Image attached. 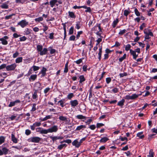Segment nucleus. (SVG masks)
I'll return each instance as SVG.
<instances>
[{
    "label": "nucleus",
    "instance_id": "25",
    "mask_svg": "<svg viewBox=\"0 0 157 157\" xmlns=\"http://www.w3.org/2000/svg\"><path fill=\"white\" fill-rule=\"evenodd\" d=\"M74 96V94L73 93H70L67 96V98L69 100H71V98Z\"/></svg>",
    "mask_w": 157,
    "mask_h": 157
},
{
    "label": "nucleus",
    "instance_id": "30",
    "mask_svg": "<svg viewBox=\"0 0 157 157\" xmlns=\"http://www.w3.org/2000/svg\"><path fill=\"white\" fill-rule=\"evenodd\" d=\"M102 48H101L99 49V52L98 53V58L99 60H101V54H102Z\"/></svg>",
    "mask_w": 157,
    "mask_h": 157
},
{
    "label": "nucleus",
    "instance_id": "41",
    "mask_svg": "<svg viewBox=\"0 0 157 157\" xmlns=\"http://www.w3.org/2000/svg\"><path fill=\"white\" fill-rule=\"evenodd\" d=\"M154 153L153 152V151L152 150H150L149 153V155H147L148 157H154L153 156Z\"/></svg>",
    "mask_w": 157,
    "mask_h": 157
},
{
    "label": "nucleus",
    "instance_id": "23",
    "mask_svg": "<svg viewBox=\"0 0 157 157\" xmlns=\"http://www.w3.org/2000/svg\"><path fill=\"white\" fill-rule=\"evenodd\" d=\"M17 115H18L17 114H13L10 117H9V120L11 121H13L16 119Z\"/></svg>",
    "mask_w": 157,
    "mask_h": 157
},
{
    "label": "nucleus",
    "instance_id": "40",
    "mask_svg": "<svg viewBox=\"0 0 157 157\" xmlns=\"http://www.w3.org/2000/svg\"><path fill=\"white\" fill-rule=\"evenodd\" d=\"M5 138L2 136H0V144L4 142Z\"/></svg>",
    "mask_w": 157,
    "mask_h": 157
},
{
    "label": "nucleus",
    "instance_id": "24",
    "mask_svg": "<svg viewBox=\"0 0 157 157\" xmlns=\"http://www.w3.org/2000/svg\"><path fill=\"white\" fill-rule=\"evenodd\" d=\"M143 133L142 132H138L136 136L137 137H139L140 139H142L144 137V136L142 135Z\"/></svg>",
    "mask_w": 157,
    "mask_h": 157
},
{
    "label": "nucleus",
    "instance_id": "16",
    "mask_svg": "<svg viewBox=\"0 0 157 157\" xmlns=\"http://www.w3.org/2000/svg\"><path fill=\"white\" fill-rule=\"evenodd\" d=\"M37 75H32L30 76V77L29 78V79L30 81H31V80L34 81L37 78Z\"/></svg>",
    "mask_w": 157,
    "mask_h": 157
},
{
    "label": "nucleus",
    "instance_id": "20",
    "mask_svg": "<svg viewBox=\"0 0 157 157\" xmlns=\"http://www.w3.org/2000/svg\"><path fill=\"white\" fill-rule=\"evenodd\" d=\"M41 83L39 82H36L35 84V87L36 88V90H38L40 88L41 86Z\"/></svg>",
    "mask_w": 157,
    "mask_h": 157
},
{
    "label": "nucleus",
    "instance_id": "57",
    "mask_svg": "<svg viewBox=\"0 0 157 157\" xmlns=\"http://www.w3.org/2000/svg\"><path fill=\"white\" fill-rule=\"evenodd\" d=\"M120 139L122 141H124V140H126V142L128 141V139L126 137H121V136L120 137Z\"/></svg>",
    "mask_w": 157,
    "mask_h": 157
},
{
    "label": "nucleus",
    "instance_id": "38",
    "mask_svg": "<svg viewBox=\"0 0 157 157\" xmlns=\"http://www.w3.org/2000/svg\"><path fill=\"white\" fill-rule=\"evenodd\" d=\"M74 32V27L71 26L69 29V35L72 34Z\"/></svg>",
    "mask_w": 157,
    "mask_h": 157
},
{
    "label": "nucleus",
    "instance_id": "10",
    "mask_svg": "<svg viewBox=\"0 0 157 157\" xmlns=\"http://www.w3.org/2000/svg\"><path fill=\"white\" fill-rule=\"evenodd\" d=\"M21 102L20 100H17L14 101H12L10 102V104L8 105L9 107H11L14 106L16 104L19 103Z\"/></svg>",
    "mask_w": 157,
    "mask_h": 157
},
{
    "label": "nucleus",
    "instance_id": "21",
    "mask_svg": "<svg viewBox=\"0 0 157 157\" xmlns=\"http://www.w3.org/2000/svg\"><path fill=\"white\" fill-rule=\"evenodd\" d=\"M124 99H122L121 101L118 102L117 105L120 106H122L124 105Z\"/></svg>",
    "mask_w": 157,
    "mask_h": 157
},
{
    "label": "nucleus",
    "instance_id": "5",
    "mask_svg": "<svg viewBox=\"0 0 157 157\" xmlns=\"http://www.w3.org/2000/svg\"><path fill=\"white\" fill-rule=\"evenodd\" d=\"M139 95L136 94H133L132 95L130 96L129 95H126L124 97V98L127 100H133L138 97Z\"/></svg>",
    "mask_w": 157,
    "mask_h": 157
},
{
    "label": "nucleus",
    "instance_id": "45",
    "mask_svg": "<svg viewBox=\"0 0 157 157\" xmlns=\"http://www.w3.org/2000/svg\"><path fill=\"white\" fill-rule=\"evenodd\" d=\"M63 142H65V143H67L68 144H70L71 142V141L70 140L67 139V140H64L63 141L61 142L60 143H62Z\"/></svg>",
    "mask_w": 157,
    "mask_h": 157
},
{
    "label": "nucleus",
    "instance_id": "2",
    "mask_svg": "<svg viewBox=\"0 0 157 157\" xmlns=\"http://www.w3.org/2000/svg\"><path fill=\"white\" fill-rule=\"evenodd\" d=\"M36 50L40 56H43L47 54L48 50L46 48L43 49V46L42 45H38L36 46Z\"/></svg>",
    "mask_w": 157,
    "mask_h": 157
},
{
    "label": "nucleus",
    "instance_id": "26",
    "mask_svg": "<svg viewBox=\"0 0 157 157\" xmlns=\"http://www.w3.org/2000/svg\"><path fill=\"white\" fill-rule=\"evenodd\" d=\"M69 15V16L72 18H75V16L74 12H72L69 11L68 12Z\"/></svg>",
    "mask_w": 157,
    "mask_h": 157
},
{
    "label": "nucleus",
    "instance_id": "27",
    "mask_svg": "<svg viewBox=\"0 0 157 157\" xmlns=\"http://www.w3.org/2000/svg\"><path fill=\"white\" fill-rule=\"evenodd\" d=\"M22 57H19L16 59L15 60V62L16 63H19L21 62L22 61Z\"/></svg>",
    "mask_w": 157,
    "mask_h": 157
},
{
    "label": "nucleus",
    "instance_id": "60",
    "mask_svg": "<svg viewBox=\"0 0 157 157\" xmlns=\"http://www.w3.org/2000/svg\"><path fill=\"white\" fill-rule=\"evenodd\" d=\"M36 104H33L32 108L31 109V111H34L36 110Z\"/></svg>",
    "mask_w": 157,
    "mask_h": 157
},
{
    "label": "nucleus",
    "instance_id": "55",
    "mask_svg": "<svg viewBox=\"0 0 157 157\" xmlns=\"http://www.w3.org/2000/svg\"><path fill=\"white\" fill-rule=\"evenodd\" d=\"M111 79L110 77H108L106 78V81L107 84L109 83L111 81Z\"/></svg>",
    "mask_w": 157,
    "mask_h": 157
},
{
    "label": "nucleus",
    "instance_id": "44",
    "mask_svg": "<svg viewBox=\"0 0 157 157\" xmlns=\"http://www.w3.org/2000/svg\"><path fill=\"white\" fill-rule=\"evenodd\" d=\"M112 91L114 93H116L118 91V89L117 88L115 87L112 90Z\"/></svg>",
    "mask_w": 157,
    "mask_h": 157
},
{
    "label": "nucleus",
    "instance_id": "19",
    "mask_svg": "<svg viewBox=\"0 0 157 157\" xmlns=\"http://www.w3.org/2000/svg\"><path fill=\"white\" fill-rule=\"evenodd\" d=\"M76 117L78 119L80 120H82V119H85L86 118V117L82 115H78L76 116Z\"/></svg>",
    "mask_w": 157,
    "mask_h": 157
},
{
    "label": "nucleus",
    "instance_id": "22",
    "mask_svg": "<svg viewBox=\"0 0 157 157\" xmlns=\"http://www.w3.org/2000/svg\"><path fill=\"white\" fill-rule=\"evenodd\" d=\"M11 139L13 142L15 143H17V139L15 137L14 135L13 134H11Z\"/></svg>",
    "mask_w": 157,
    "mask_h": 157
},
{
    "label": "nucleus",
    "instance_id": "14",
    "mask_svg": "<svg viewBox=\"0 0 157 157\" xmlns=\"http://www.w3.org/2000/svg\"><path fill=\"white\" fill-rule=\"evenodd\" d=\"M130 52L131 54L133 56V58L134 59H136V58L138 57V54L136 55V51L130 49Z\"/></svg>",
    "mask_w": 157,
    "mask_h": 157
},
{
    "label": "nucleus",
    "instance_id": "46",
    "mask_svg": "<svg viewBox=\"0 0 157 157\" xmlns=\"http://www.w3.org/2000/svg\"><path fill=\"white\" fill-rule=\"evenodd\" d=\"M130 13V12L127 10H125L124 12V15L127 17L128 15Z\"/></svg>",
    "mask_w": 157,
    "mask_h": 157
},
{
    "label": "nucleus",
    "instance_id": "37",
    "mask_svg": "<svg viewBox=\"0 0 157 157\" xmlns=\"http://www.w3.org/2000/svg\"><path fill=\"white\" fill-rule=\"evenodd\" d=\"M41 124L40 122H36L33 124V125L31 126V128H33L34 127L39 126Z\"/></svg>",
    "mask_w": 157,
    "mask_h": 157
},
{
    "label": "nucleus",
    "instance_id": "17",
    "mask_svg": "<svg viewBox=\"0 0 157 157\" xmlns=\"http://www.w3.org/2000/svg\"><path fill=\"white\" fill-rule=\"evenodd\" d=\"M146 29H145L144 30V33L146 35H147L148 36H153V33L150 30H148V32L146 31Z\"/></svg>",
    "mask_w": 157,
    "mask_h": 157
},
{
    "label": "nucleus",
    "instance_id": "9",
    "mask_svg": "<svg viewBox=\"0 0 157 157\" xmlns=\"http://www.w3.org/2000/svg\"><path fill=\"white\" fill-rule=\"evenodd\" d=\"M70 103L72 107H75L78 105V102L77 100H71L70 101Z\"/></svg>",
    "mask_w": 157,
    "mask_h": 157
},
{
    "label": "nucleus",
    "instance_id": "33",
    "mask_svg": "<svg viewBox=\"0 0 157 157\" xmlns=\"http://www.w3.org/2000/svg\"><path fill=\"white\" fill-rule=\"evenodd\" d=\"M134 12L136 16H140V12L138 11V10L136 8H135L134 10Z\"/></svg>",
    "mask_w": 157,
    "mask_h": 157
},
{
    "label": "nucleus",
    "instance_id": "58",
    "mask_svg": "<svg viewBox=\"0 0 157 157\" xmlns=\"http://www.w3.org/2000/svg\"><path fill=\"white\" fill-rule=\"evenodd\" d=\"M6 67V64H3L0 66V70L3 69Z\"/></svg>",
    "mask_w": 157,
    "mask_h": 157
},
{
    "label": "nucleus",
    "instance_id": "47",
    "mask_svg": "<svg viewBox=\"0 0 157 157\" xmlns=\"http://www.w3.org/2000/svg\"><path fill=\"white\" fill-rule=\"evenodd\" d=\"M131 47V45L130 44H128L125 46V50L127 51H128L130 50V48Z\"/></svg>",
    "mask_w": 157,
    "mask_h": 157
},
{
    "label": "nucleus",
    "instance_id": "1",
    "mask_svg": "<svg viewBox=\"0 0 157 157\" xmlns=\"http://www.w3.org/2000/svg\"><path fill=\"white\" fill-rule=\"evenodd\" d=\"M36 130L41 134H46L48 132H56L57 130V128H49L47 130L43 128H36Z\"/></svg>",
    "mask_w": 157,
    "mask_h": 157
},
{
    "label": "nucleus",
    "instance_id": "62",
    "mask_svg": "<svg viewBox=\"0 0 157 157\" xmlns=\"http://www.w3.org/2000/svg\"><path fill=\"white\" fill-rule=\"evenodd\" d=\"M19 55V53L17 52L15 53H14L13 55V58H15L17 57Z\"/></svg>",
    "mask_w": 157,
    "mask_h": 157
},
{
    "label": "nucleus",
    "instance_id": "35",
    "mask_svg": "<svg viewBox=\"0 0 157 157\" xmlns=\"http://www.w3.org/2000/svg\"><path fill=\"white\" fill-rule=\"evenodd\" d=\"M67 146V145L66 144H63L61 145H59L58 147V148L60 150H61L62 148H63L64 147H66Z\"/></svg>",
    "mask_w": 157,
    "mask_h": 157
},
{
    "label": "nucleus",
    "instance_id": "15",
    "mask_svg": "<svg viewBox=\"0 0 157 157\" xmlns=\"http://www.w3.org/2000/svg\"><path fill=\"white\" fill-rule=\"evenodd\" d=\"M47 70V69L44 67H43L42 68V69L40 72L41 74V77H44L46 75V71Z\"/></svg>",
    "mask_w": 157,
    "mask_h": 157
},
{
    "label": "nucleus",
    "instance_id": "39",
    "mask_svg": "<svg viewBox=\"0 0 157 157\" xmlns=\"http://www.w3.org/2000/svg\"><path fill=\"white\" fill-rule=\"evenodd\" d=\"M126 57V54H124L122 57L120 58L119 59V61L120 62H121L124 59H125Z\"/></svg>",
    "mask_w": 157,
    "mask_h": 157
},
{
    "label": "nucleus",
    "instance_id": "49",
    "mask_svg": "<svg viewBox=\"0 0 157 157\" xmlns=\"http://www.w3.org/2000/svg\"><path fill=\"white\" fill-rule=\"evenodd\" d=\"M26 0H16V3H24Z\"/></svg>",
    "mask_w": 157,
    "mask_h": 157
},
{
    "label": "nucleus",
    "instance_id": "53",
    "mask_svg": "<svg viewBox=\"0 0 157 157\" xmlns=\"http://www.w3.org/2000/svg\"><path fill=\"white\" fill-rule=\"evenodd\" d=\"M127 75V74L126 72H124L123 73H120L119 74V75L121 78L123 77L124 76H126Z\"/></svg>",
    "mask_w": 157,
    "mask_h": 157
},
{
    "label": "nucleus",
    "instance_id": "48",
    "mask_svg": "<svg viewBox=\"0 0 157 157\" xmlns=\"http://www.w3.org/2000/svg\"><path fill=\"white\" fill-rule=\"evenodd\" d=\"M19 39L20 41H25L26 40L27 38L25 36H24L20 37Z\"/></svg>",
    "mask_w": 157,
    "mask_h": 157
},
{
    "label": "nucleus",
    "instance_id": "56",
    "mask_svg": "<svg viewBox=\"0 0 157 157\" xmlns=\"http://www.w3.org/2000/svg\"><path fill=\"white\" fill-rule=\"evenodd\" d=\"M97 128H99L104 126V124L102 123H98L97 124Z\"/></svg>",
    "mask_w": 157,
    "mask_h": 157
},
{
    "label": "nucleus",
    "instance_id": "59",
    "mask_svg": "<svg viewBox=\"0 0 157 157\" xmlns=\"http://www.w3.org/2000/svg\"><path fill=\"white\" fill-rule=\"evenodd\" d=\"M54 33H52L49 34V38L51 39H53L54 38Z\"/></svg>",
    "mask_w": 157,
    "mask_h": 157
},
{
    "label": "nucleus",
    "instance_id": "13",
    "mask_svg": "<svg viewBox=\"0 0 157 157\" xmlns=\"http://www.w3.org/2000/svg\"><path fill=\"white\" fill-rule=\"evenodd\" d=\"M109 140V139L107 137H102L100 140L99 142L101 143H104Z\"/></svg>",
    "mask_w": 157,
    "mask_h": 157
},
{
    "label": "nucleus",
    "instance_id": "7",
    "mask_svg": "<svg viewBox=\"0 0 157 157\" xmlns=\"http://www.w3.org/2000/svg\"><path fill=\"white\" fill-rule=\"evenodd\" d=\"M28 24V22L25 20L21 21L17 24L18 25H20L22 28H24Z\"/></svg>",
    "mask_w": 157,
    "mask_h": 157
},
{
    "label": "nucleus",
    "instance_id": "50",
    "mask_svg": "<svg viewBox=\"0 0 157 157\" xmlns=\"http://www.w3.org/2000/svg\"><path fill=\"white\" fill-rule=\"evenodd\" d=\"M83 59V58L80 59L76 61H75V62L76 64H80L81 62H82V59Z\"/></svg>",
    "mask_w": 157,
    "mask_h": 157
},
{
    "label": "nucleus",
    "instance_id": "12",
    "mask_svg": "<svg viewBox=\"0 0 157 157\" xmlns=\"http://www.w3.org/2000/svg\"><path fill=\"white\" fill-rule=\"evenodd\" d=\"M72 144L73 146H75L76 147H78L80 146V142H79L77 140H75L72 142Z\"/></svg>",
    "mask_w": 157,
    "mask_h": 157
},
{
    "label": "nucleus",
    "instance_id": "43",
    "mask_svg": "<svg viewBox=\"0 0 157 157\" xmlns=\"http://www.w3.org/2000/svg\"><path fill=\"white\" fill-rule=\"evenodd\" d=\"M14 15V14H12L6 16L5 17V19L6 20H8L10 19H11L12 18V17Z\"/></svg>",
    "mask_w": 157,
    "mask_h": 157
},
{
    "label": "nucleus",
    "instance_id": "61",
    "mask_svg": "<svg viewBox=\"0 0 157 157\" xmlns=\"http://www.w3.org/2000/svg\"><path fill=\"white\" fill-rule=\"evenodd\" d=\"M145 27V24L144 23H143L142 25H140V30H142Z\"/></svg>",
    "mask_w": 157,
    "mask_h": 157
},
{
    "label": "nucleus",
    "instance_id": "3",
    "mask_svg": "<svg viewBox=\"0 0 157 157\" xmlns=\"http://www.w3.org/2000/svg\"><path fill=\"white\" fill-rule=\"evenodd\" d=\"M17 66V65L15 63H13L6 66V69L7 71H13Z\"/></svg>",
    "mask_w": 157,
    "mask_h": 157
},
{
    "label": "nucleus",
    "instance_id": "11",
    "mask_svg": "<svg viewBox=\"0 0 157 157\" xmlns=\"http://www.w3.org/2000/svg\"><path fill=\"white\" fill-rule=\"evenodd\" d=\"M93 30H94L95 33L97 31H101V28L100 24H98L97 25L94 26L93 28Z\"/></svg>",
    "mask_w": 157,
    "mask_h": 157
},
{
    "label": "nucleus",
    "instance_id": "34",
    "mask_svg": "<svg viewBox=\"0 0 157 157\" xmlns=\"http://www.w3.org/2000/svg\"><path fill=\"white\" fill-rule=\"evenodd\" d=\"M8 149L6 147H3L2 148V151L3 152V154H7L8 152Z\"/></svg>",
    "mask_w": 157,
    "mask_h": 157
},
{
    "label": "nucleus",
    "instance_id": "6",
    "mask_svg": "<svg viewBox=\"0 0 157 157\" xmlns=\"http://www.w3.org/2000/svg\"><path fill=\"white\" fill-rule=\"evenodd\" d=\"M40 139L39 137H34L30 138L28 140L29 142L37 143L40 141Z\"/></svg>",
    "mask_w": 157,
    "mask_h": 157
},
{
    "label": "nucleus",
    "instance_id": "32",
    "mask_svg": "<svg viewBox=\"0 0 157 157\" xmlns=\"http://www.w3.org/2000/svg\"><path fill=\"white\" fill-rule=\"evenodd\" d=\"M79 78L80 79L79 82L80 83H81L82 82L84 81L85 80L84 77L83 75L80 76Z\"/></svg>",
    "mask_w": 157,
    "mask_h": 157
},
{
    "label": "nucleus",
    "instance_id": "51",
    "mask_svg": "<svg viewBox=\"0 0 157 157\" xmlns=\"http://www.w3.org/2000/svg\"><path fill=\"white\" fill-rule=\"evenodd\" d=\"M51 116L50 115H48L46 116L45 117L43 118L42 120V121H45L48 119H50L51 117Z\"/></svg>",
    "mask_w": 157,
    "mask_h": 157
},
{
    "label": "nucleus",
    "instance_id": "54",
    "mask_svg": "<svg viewBox=\"0 0 157 157\" xmlns=\"http://www.w3.org/2000/svg\"><path fill=\"white\" fill-rule=\"evenodd\" d=\"M37 97V94L36 92L35 91L34 92L33 95V99H35Z\"/></svg>",
    "mask_w": 157,
    "mask_h": 157
},
{
    "label": "nucleus",
    "instance_id": "8",
    "mask_svg": "<svg viewBox=\"0 0 157 157\" xmlns=\"http://www.w3.org/2000/svg\"><path fill=\"white\" fill-rule=\"evenodd\" d=\"M9 37L7 36H5L2 38H0V41L2 42L3 45H6L8 44V41L6 40L8 39Z\"/></svg>",
    "mask_w": 157,
    "mask_h": 157
},
{
    "label": "nucleus",
    "instance_id": "52",
    "mask_svg": "<svg viewBox=\"0 0 157 157\" xmlns=\"http://www.w3.org/2000/svg\"><path fill=\"white\" fill-rule=\"evenodd\" d=\"M32 68H33V70L34 71H36L39 69V67L38 66H33L32 67Z\"/></svg>",
    "mask_w": 157,
    "mask_h": 157
},
{
    "label": "nucleus",
    "instance_id": "18",
    "mask_svg": "<svg viewBox=\"0 0 157 157\" xmlns=\"http://www.w3.org/2000/svg\"><path fill=\"white\" fill-rule=\"evenodd\" d=\"M59 119L60 120L62 121L67 122L68 121L67 118L63 116H60L59 117Z\"/></svg>",
    "mask_w": 157,
    "mask_h": 157
},
{
    "label": "nucleus",
    "instance_id": "31",
    "mask_svg": "<svg viewBox=\"0 0 157 157\" xmlns=\"http://www.w3.org/2000/svg\"><path fill=\"white\" fill-rule=\"evenodd\" d=\"M118 19H116L115 20L113 21L112 25L113 28H114L116 27V25L118 23Z\"/></svg>",
    "mask_w": 157,
    "mask_h": 157
},
{
    "label": "nucleus",
    "instance_id": "63",
    "mask_svg": "<svg viewBox=\"0 0 157 157\" xmlns=\"http://www.w3.org/2000/svg\"><path fill=\"white\" fill-rule=\"evenodd\" d=\"M75 38V36L74 35L71 36L69 38L70 40H74Z\"/></svg>",
    "mask_w": 157,
    "mask_h": 157
},
{
    "label": "nucleus",
    "instance_id": "29",
    "mask_svg": "<svg viewBox=\"0 0 157 157\" xmlns=\"http://www.w3.org/2000/svg\"><path fill=\"white\" fill-rule=\"evenodd\" d=\"M2 9H6L8 8V5L6 3H4L1 6Z\"/></svg>",
    "mask_w": 157,
    "mask_h": 157
},
{
    "label": "nucleus",
    "instance_id": "64",
    "mask_svg": "<svg viewBox=\"0 0 157 157\" xmlns=\"http://www.w3.org/2000/svg\"><path fill=\"white\" fill-rule=\"evenodd\" d=\"M138 43L139 44V46L142 47V48H144V44H143L141 42H138Z\"/></svg>",
    "mask_w": 157,
    "mask_h": 157
},
{
    "label": "nucleus",
    "instance_id": "4",
    "mask_svg": "<svg viewBox=\"0 0 157 157\" xmlns=\"http://www.w3.org/2000/svg\"><path fill=\"white\" fill-rule=\"evenodd\" d=\"M57 2H58L60 4H62V2L60 1H58L57 0H51L49 2L51 7H53L55 5L58 6V4L57 3Z\"/></svg>",
    "mask_w": 157,
    "mask_h": 157
},
{
    "label": "nucleus",
    "instance_id": "28",
    "mask_svg": "<svg viewBox=\"0 0 157 157\" xmlns=\"http://www.w3.org/2000/svg\"><path fill=\"white\" fill-rule=\"evenodd\" d=\"M62 25L63 26V29L64 30V38H65L66 36V25L65 23H62Z\"/></svg>",
    "mask_w": 157,
    "mask_h": 157
},
{
    "label": "nucleus",
    "instance_id": "36",
    "mask_svg": "<svg viewBox=\"0 0 157 157\" xmlns=\"http://www.w3.org/2000/svg\"><path fill=\"white\" fill-rule=\"evenodd\" d=\"M126 30L125 29L123 30H120L119 32V34L120 35H122L126 32Z\"/></svg>",
    "mask_w": 157,
    "mask_h": 157
},
{
    "label": "nucleus",
    "instance_id": "42",
    "mask_svg": "<svg viewBox=\"0 0 157 157\" xmlns=\"http://www.w3.org/2000/svg\"><path fill=\"white\" fill-rule=\"evenodd\" d=\"M43 19L42 17H40L37 18L35 19V20L36 21L40 22L42 21Z\"/></svg>",
    "mask_w": 157,
    "mask_h": 157
}]
</instances>
